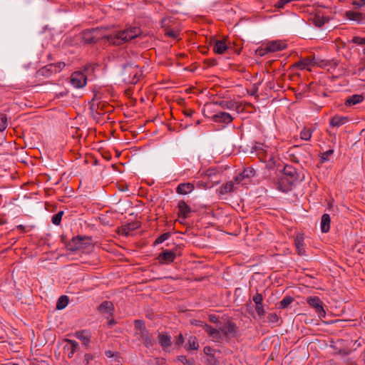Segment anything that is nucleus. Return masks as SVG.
Masks as SVG:
<instances>
[{
	"instance_id": "nucleus-1",
	"label": "nucleus",
	"mask_w": 365,
	"mask_h": 365,
	"mask_svg": "<svg viewBox=\"0 0 365 365\" xmlns=\"http://www.w3.org/2000/svg\"><path fill=\"white\" fill-rule=\"evenodd\" d=\"M141 34L142 31L140 28L130 26L123 31H116L112 34L106 36L105 38L112 44L120 45L139 37Z\"/></svg>"
},
{
	"instance_id": "nucleus-2",
	"label": "nucleus",
	"mask_w": 365,
	"mask_h": 365,
	"mask_svg": "<svg viewBox=\"0 0 365 365\" xmlns=\"http://www.w3.org/2000/svg\"><path fill=\"white\" fill-rule=\"evenodd\" d=\"M122 76L126 83L135 84L143 76V71L138 65L130 63L124 65Z\"/></svg>"
},
{
	"instance_id": "nucleus-3",
	"label": "nucleus",
	"mask_w": 365,
	"mask_h": 365,
	"mask_svg": "<svg viewBox=\"0 0 365 365\" xmlns=\"http://www.w3.org/2000/svg\"><path fill=\"white\" fill-rule=\"evenodd\" d=\"M284 175L287 177V180L289 182L295 181L302 182L305 180L304 172L298 173L297 170L291 165H286L284 168Z\"/></svg>"
},
{
	"instance_id": "nucleus-4",
	"label": "nucleus",
	"mask_w": 365,
	"mask_h": 365,
	"mask_svg": "<svg viewBox=\"0 0 365 365\" xmlns=\"http://www.w3.org/2000/svg\"><path fill=\"white\" fill-rule=\"evenodd\" d=\"M307 303L314 309L317 314L321 318L326 316V312L323 307L322 301L317 296L308 297L306 299Z\"/></svg>"
},
{
	"instance_id": "nucleus-5",
	"label": "nucleus",
	"mask_w": 365,
	"mask_h": 365,
	"mask_svg": "<svg viewBox=\"0 0 365 365\" xmlns=\"http://www.w3.org/2000/svg\"><path fill=\"white\" fill-rule=\"evenodd\" d=\"M106 35H101V30L96 29L83 32L81 34V38L86 43H93L99 40L100 38H106Z\"/></svg>"
},
{
	"instance_id": "nucleus-6",
	"label": "nucleus",
	"mask_w": 365,
	"mask_h": 365,
	"mask_svg": "<svg viewBox=\"0 0 365 365\" xmlns=\"http://www.w3.org/2000/svg\"><path fill=\"white\" fill-rule=\"evenodd\" d=\"M314 66H318L322 67L324 66V63L322 61H318L315 58H306L302 59L300 61L295 63V66L301 70L307 68L310 70V67Z\"/></svg>"
},
{
	"instance_id": "nucleus-7",
	"label": "nucleus",
	"mask_w": 365,
	"mask_h": 365,
	"mask_svg": "<svg viewBox=\"0 0 365 365\" xmlns=\"http://www.w3.org/2000/svg\"><path fill=\"white\" fill-rule=\"evenodd\" d=\"M204 330L211 338V339L215 342H222L223 341L226 340L225 336L222 334V332L220 328L215 329L208 324H205Z\"/></svg>"
},
{
	"instance_id": "nucleus-8",
	"label": "nucleus",
	"mask_w": 365,
	"mask_h": 365,
	"mask_svg": "<svg viewBox=\"0 0 365 365\" xmlns=\"http://www.w3.org/2000/svg\"><path fill=\"white\" fill-rule=\"evenodd\" d=\"M87 78L82 72H74L71 76V83L74 88H81L86 84Z\"/></svg>"
},
{
	"instance_id": "nucleus-9",
	"label": "nucleus",
	"mask_w": 365,
	"mask_h": 365,
	"mask_svg": "<svg viewBox=\"0 0 365 365\" xmlns=\"http://www.w3.org/2000/svg\"><path fill=\"white\" fill-rule=\"evenodd\" d=\"M140 227V222L138 221L132 222L123 225L118 228V234L123 236H129L133 235V232L138 230Z\"/></svg>"
},
{
	"instance_id": "nucleus-10",
	"label": "nucleus",
	"mask_w": 365,
	"mask_h": 365,
	"mask_svg": "<svg viewBox=\"0 0 365 365\" xmlns=\"http://www.w3.org/2000/svg\"><path fill=\"white\" fill-rule=\"evenodd\" d=\"M89 241L90 239L86 237H73L68 244V249L72 251L81 250L86 247L85 241Z\"/></svg>"
},
{
	"instance_id": "nucleus-11",
	"label": "nucleus",
	"mask_w": 365,
	"mask_h": 365,
	"mask_svg": "<svg viewBox=\"0 0 365 365\" xmlns=\"http://www.w3.org/2000/svg\"><path fill=\"white\" fill-rule=\"evenodd\" d=\"M176 257V253L172 250H163L157 257L160 264H168L173 262Z\"/></svg>"
},
{
	"instance_id": "nucleus-12",
	"label": "nucleus",
	"mask_w": 365,
	"mask_h": 365,
	"mask_svg": "<svg viewBox=\"0 0 365 365\" xmlns=\"http://www.w3.org/2000/svg\"><path fill=\"white\" fill-rule=\"evenodd\" d=\"M255 175L256 172L254 168H247L235 177V180L238 182L253 181L255 180Z\"/></svg>"
},
{
	"instance_id": "nucleus-13",
	"label": "nucleus",
	"mask_w": 365,
	"mask_h": 365,
	"mask_svg": "<svg viewBox=\"0 0 365 365\" xmlns=\"http://www.w3.org/2000/svg\"><path fill=\"white\" fill-rule=\"evenodd\" d=\"M135 326V336L138 338V340L141 341V339L146 336L149 333L147 330L144 322L141 320H135L134 322Z\"/></svg>"
},
{
	"instance_id": "nucleus-14",
	"label": "nucleus",
	"mask_w": 365,
	"mask_h": 365,
	"mask_svg": "<svg viewBox=\"0 0 365 365\" xmlns=\"http://www.w3.org/2000/svg\"><path fill=\"white\" fill-rule=\"evenodd\" d=\"M222 335L225 339H227L230 336H232L237 331V326L235 323L231 322H226L224 325L220 327Z\"/></svg>"
},
{
	"instance_id": "nucleus-15",
	"label": "nucleus",
	"mask_w": 365,
	"mask_h": 365,
	"mask_svg": "<svg viewBox=\"0 0 365 365\" xmlns=\"http://www.w3.org/2000/svg\"><path fill=\"white\" fill-rule=\"evenodd\" d=\"M212 120L215 123L228 124L232 120V117L227 113L219 112L211 117Z\"/></svg>"
},
{
	"instance_id": "nucleus-16",
	"label": "nucleus",
	"mask_w": 365,
	"mask_h": 365,
	"mask_svg": "<svg viewBox=\"0 0 365 365\" xmlns=\"http://www.w3.org/2000/svg\"><path fill=\"white\" fill-rule=\"evenodd\" d=\"M65 341L68 344L65 345L64 350L67 352L68 357L71 359L78 348V343L69 339H66Z\"/></svg>"
},
{
	"instance_id": "nucleus-17",
	"label": "nucleus",
	"mask_w": 365,
	"mask_h": 365,
	"mask_svg": "<svg viewBox=\"0 0 365 365\" xmlns=\"http://www.w3.org/2000/svg\"><path fill=\"white\" fill-rule=\"evenodd\" d=\"M287 44L282 41H272L267 43V49L270 52H277L286 48Z\"/></svg>"
},
{
	"instance_id": "nucleus-18",
	"label": "nucleus",
	"mask_w": 365,
	"mask_h": 365,
	"mask_svg": "<svg viewBox=\"0 0 365 365\" xmlns=\"http://www.w3.org/2000/svg\"><path fill=\"white\" fill-rule=\"evenodd\" d=\"M158 339L163 350H166L172 345L171 337L167 333H159Z\"/></svg>"
},
{
	"instance_id": "nucleus-19",
	"label": "nucleus",
	"mask_w": 365,
	"mask_h": 365,
	"mask_svg": "<svg viewBox=\"0 0 365 365\" xmlns=\"http://www.w3.org/2000/svg\"><path fill=\"white\" fill-rule=\"evenodd\" d=\"M178 216L180 217L186 218L187 215L191 212L190 206L183 200H181L178 204Z\"/></svg>"
},
{
	"instance_id": "nucleus-20",
	"label": "nucleus",
	"mask_w": 365,
	"mask_h": 365,
	"mask_svg": "<svg viewBox=\"0 0 365 365\" xmlns=\"http://www.w3.org/2000/svg\"><path fill=\"white\" fill-rule=\"evenodd\" d=\"M304 238L302 235H297L294 239V245L297 249V252L298 255H302L304 254L305 250L304 248Z\"/></svg>"
},
{
	"instance_id": "nucleus-21",
	"label": "nucleus",
	"mask_w": 365,
	"mask_h": 365,
	"mask_svg": "<svg viewBox=\"0 0 365 365\" xmlns=\"http://www.w3.org/2000/svg\"><path fill=\"white\" fill-rule=\"evenodd\" d=\"M213 51L215 53L218 54L223 53L227 48V46L225 41H219V40H214L213 41Z\"/></svg>"
},
{
	"instance_id": "nucleus-22",
	"label": "nucleus",
	"mask_w": 365,
	"mask_h": 365,
	"mask_svg": "<svg viewBox=\"0 0 365 365\" xmlns=\"http://www.w3.org/2000/svg\"><path fill=\"white\" fill-rule=\"evenodd\" d=\"M194 184H178L176 192L180 195H187L194 190Z\"/></svg>"
},
{
	"instance_id": "nucleus-23",
	"label": "nucleus",
	"mask_w": 365,
	"mask_h": 365,
	"mask_svg": "<svg viewBox=\"0 0 365 365\" xmlns=\"http://www.w3.org/2000/svg\"><path fill=\"white\" fill-rule=\"evenodd\" d=\"M98 311L102 314H112L113 310V304L111 302L105 301L102 302L98 307Z\"/></svg>"
},
{
	"instance_id": "nucleus-24",
	"label": "nucleus",
	"mask_w": 365,
	"mask_h": 365,
	"mask_svg": "<svg viewBox=\"0 0 365 365\" xmlns=\"http://www.w3.org/2000/svg\"><path fill=\"white\" fill-rule=\"evenodd\" d=\"M331 219L329 214H324L321 220V230L324 233H327L330 229Z\"/></svg>"
},
{
	"instance_id": "nucleus-25",
	"label": "nucleus",
	"mask_w": 365,
	"mask_h": 365,
	"mask_svg": "<svg viewBox=\"0 0 365 365\" xmlns=\"http://www.w3.org/2000/svg\"><path fill=\"white\" fill-rule=\"evenodd\" d=\"M185 348L188 351L197 350L199 349V344L197 338L195 336H190L187 338V341Z\"/></svg>"
},
{
	"instance_id": "nucleus-26",
	"label": "nucleus",
	"mask_w": 365,
	"mask_h": 365,
	"mask_svg": "<svg viewBox=\"0 0 365 365\" xmlns=\"http://www.w3.org/2000/svg\"><path fill=\"white\" fill-rule=\"evenodd\" d=\"M348 121L346 117L335 115L330 120V125L332 127H340Z\"/></svg>"
},
{
	"instance_id": "nucleus-27",
	"label": "nucleus",
	"mask_w": 365,
	"mask_h": 365,
	"mask_svg": "<svg viewBox=\"0 0 365 365\" xmlns=\"http://www.w3.org/2000/svg\"><path fill=\"white\" fill-rule=\"evenodd\" d=\"M364 97L361 95H353L345 101V105L351 106L363 101Z\"/></svg>"
},
{
	"instance_id": "nucleus-28",
	"label": "nucleus",
	"mask_w": 365,
	"mask_h": 365,
	"mask_svg": "<svg viewBox=\"0 0 365 365\" xmlns=\"http://www.w3.org/2000/svg\"><path fill=\"white\" fill-rule=\"evenodd\" d=\"M65 66L66 64L63 62H59L57 64H50L43 68L41 72L43 73L44 70H47L51 71V72L57 73L61 71L63 68L65 67Z\"/></svg>"
},
{
	"instance_id": "nucleus-29",
	"label": "nucleus",
	"mask_w": 365,
	"mask_h": 365,
	"mask_svg": "<svg viewBox=\"0 0 365 365\" xmlns=\"http://www.w3.org/2000/svg\"><path fill=\"white\" fill-rule=\"evenodd\" d=\"M314 24L316 26L321 27L325 23L329 21V19L326 16H324L322 15H320V14H317L314 16V17L312 19Z\"/></svg>"
},
{
	"instance_id": "nucleus-30",
	"label": "nucleus",
	"mask_w": 365,
	"mask_h": 365,
	"mask_svg": "<svg viewBox=\"0 0 365 365\" xmlns=\"http://www.w3.org/2000/svg\"><path fill=\"white\" fill-rule=\"evenodd\" d=\"M147 348L153 346L155 344V340L150 334H146L140 341Z\"/></svg>"
},
{
	"instance_id": "nucleus-31",
	"label": "nucleus",
	"mask_w": 365,
	"mask_h": 365,
	"mask_svg": "<svg viewBox=\"0 0 365 365\" xmlns=\"http://www.w3.org/2000/svg\"><path fill=\"white\" fill-rule=\"evenodd\" d=\"M234 184H224L217 191L220 197L223 196L233 190Z\"/></svg>"
},
{
	"instance_id": "nucleus-32",
	"label": "nucleus",
	"mask_w": 365,
	"mask_h": 365,
	"mask_svg": "<svg viewBox=\"0 0 365 365\" xmlns=\"http://www.w3.org/2000/svg\"><path fill=\"white\" fill-rule=\"evenodd\" d=\"M68 303V298L66 295L61 296L56 303L57 309H64Z\"/></svg>"
},
{
	"instance_id": "nucleus-33",
	"label": "nucleus",
	"mask_w": 365,
	"mask_h": 365,
	"mask_svg": "<svg viewBox=\"0 0 365 365\" xmlns=\"http://www.w3.org/2000/svg\"><path fill=\"white\" fill-rule=\"evenodd\" d=\"M75 335L78 339L82 341L85 344H87L90 341L89 336L86 334V331L84 330L76 332Z\"/></svg>"
},
{
	"instance_id": "nucleus-34",
	"label": "nucleus",
	"mask_w": 365,
	"mask_h": 365,
	"mask_svg": "<svg viewBox=\"0 0 365 365\" xmlns=\"http://www.w3.org/2000/svg\"><path fill=\"white\" fill-rule=\"evenodd\" d=\"M346 16L349 19L352 21H356L359 22L362 21V15L359 12L348 11L346 12Z\"/></svg>"
},
{
	"instance_id": "nucleus-35",
	"label": "nucleus",
	"mask_w": 365,
	"mask_h": 365,
	"mask_svg": "<svg viewBox=\"0 0 365 365\" xmlns=\"http://www.w3.org/2000/svg\"><path fill=\"white\" fill-rule=\"evenodd\" d=\"M294 301V298L290 296H287L282 299V300L279 302V307L280 309H285L287 308L289 304L292 303Z\"/></svg>"
},
{
	"instance_id": "nucleus-36",
	"label": "nucleus",
	"mask_w": 365,
	"mask_h": 365,
	"mask_svg": "<svg viewBox=\"0 0 365 365\" xmlns=\"http://www.w3.org/2000/svg\"><path fill=\"white\" fill-rule=\"evenodd\" d=\"M312 131L309 128H303L300 133L301 139L304 140H309L312 138Z\"/></svg>"
},
{
	"instance_id": "nucleus-37",
	"label": "nucleus",
	"mask_w": 365,
	"mask_h": 365,
	"mask_svg": "<svg viewBox=\"0 0 365 365\" xmlns=\"http://www.w3.org/2000/svg\"><path fill=\"white\" fill-rule=\"evenodd\" d=\"M63 215V211H59L58 213L53 215L51 218L52 223L56 225H60Z\"/></svg>"
},
{
	"instance_id": "nucleus-38",
	"label": "nucleus",
	"mask_w": 365,
	"mask_h": 365,
	"mask_svg": "<svg viewBox=\"0 0 365 365\" xmlns=\"http://www.w3.org/2000/svg\"><path fill=\"white\" fill-rule=\"evenodd\" d=\"M7 127V117L4 113H0V132L4 131Z\"/></svg>"
},
{
	"instance_id": "nucleus-39",
	"label": "nucleus",
	"mask_w": 365,
	"mask_h": 365,
	"mask_svg": "<svg viewBox=\"0 0 365 365\" xmlns=\"http://www.w3.org/2000/svg\"><path fill=\"white\" fill-rule=\"evenodd\" d=\"M277 189L283 192H287L292 190L293 184H276Z\"/></svg>"
},
{
	"instance_id": "nucleus-40",
	"label": "nucleus",
	"mask_w": 365,
	"mask_h": 365,
	"mask_svg": "<svg viewBox=\"0 0 365 365\" xmlns=\"http://www.w3.org/2000/svg\"><path fill=\"white\" fill-rule=\"evenodd\" d=\"M255 311L259 317H264L265 315V310L262 303L255 305Z\"/></svg>"
},
{
	"instance_id": "nucleus-41",
	"label": "nucleus",
	"mask_w": 365,
	"mask_h": 365,
	"mask_svg": "<svg viewBox=\"0 0 365 365\" xmlns=\"http://www.w3.org/2000/svg\"><path fill=\"white\" fill-rule=\"evenodd\" d=\"M256 54L259 56H263L267 53H269V51L267 49V44L264 46H262L260 48H258L256 51Z\"/></svg>"
},
{
	"instance_id": "nucleus-42",
	"label": "nucleus",
	"mask_w": 365,
	"mask_h": 365,
	"mask_svg": "<svg viewBox=\"0 0 365 365\" xmlns=\"http://www.w3.org/2000/svg\"><path fill=\"white\" fill-rule=\"evenodd\" d=\"M169 236H170L169 233H164V234L161 235L160 237H158L155 240V244L158 245V244L163 243L164 241H165L166 240L168 239Z\"/></svg>"
},
{
	"instance_id": "nucleus-43",
	"label": "nucleus",
	"mask_w": 365,
	"mask_h": 365,
	"mask_svg": "<svg viewBox=\"0 0 365 365\" xmlns=\"http://www.w3.org/2000/svg\"><path fill=\"white\" fill-rule=\"evenodd\" d=\"M252 300L255 302V305L262 304L263 302V297L259 293H256L255 295L253 296Z\"/></svg>"
},
{
	"instance_id": "nucleus-44",
	"label": "nucleus",
	"mask_w": 365,
	"mask_h": 365,
	"mask_svg": "<svg viewBox=\"0 0 365 365\" xmlns=\"http://www.w3.org/2000/svg\"><path fill=\"white\" fill-rule=\"evenodd\" d=\"M222 108L224 109H233L235 107V104L232 101H223L221 103Z\"/></svg>"
},
{
	"instance_id": "nucleus-45",
	"label": "nucleus",
	"mask_w": 365,
	"mask_h": 365,
	"mask_svg": "<svg viewBox=\"0 0 365 365\" xmlns=\"http://www.w3.org/2000/svg\"><path fill=\"white\" fill-rule=\"evenodd\" d=\"M267 319L269 323H277L279 317L276 313H270L268 314Z\"/></svg>"
},
{
	"instance_id": "nucleus-46",
	"label": "nucleus",
	"mask_w": 365,
	"mask_h": 365,
	"mask_svg": "<svg viewBox=\"0 0 365 365\" xmlns=\"http://www.w3.org/2000/svg\"><path fill=\"white\" fill-rule=\"evenodd\" d=\"M352 41L356 44L365 45V38L355 36L353 38Z\"/></svg>"
},
{
	"instance_id": "nucleus-47",
	"label": "nucleus",
	"mask_w": 365,
	"mask_h": 365,
	"mask_svg": "<svg viewBox=\"0 0 365 365\" xmlns=\"http://www.w3.org/2000/svg\"><path fill=\"white\" fill-rule=\"evenodd\" d=\"M166 35L173 38H177L179 36V34L177 31L169 30L166 31Z\"/></svg>"
},
{
	"instance_id": "nucleus-48",
	"label": "nucleus",
	"mask_w": 365,
	"mask_h": 365,
	"mask_svg": "<svg viewBox=\"0 0 365 365\" xmlns=\"http://www.w3.org/2000/svg\"><path fill=\"white\" fill-rule=\"evenodd\" d=\"M183 343H184V338H183L182 334H180L176 338L175 344L178 346H181L183 344Z\"/></svg>"
},
{
	"instance_id": "nucleus-49",
	"label": "nucleus",
	"mask_w": 365,
	"mask_h": 365,
	"mask_svg": "<svg viewBox=\"0 0 365 365\" xmlns=\"http://www.w3.org/2000/svg\"><path fill=\"white\" fill-rule=\"evenodd\" d=\"M118 189L121 192H125L128 190V184H116Z\"/></svg>"
},
{
	"instance_id": "nucleus-50",
	"label": "nucleus",
	"mask_w": 365,
	"mask_h": 365,
	"mask_svg": "<svg viewBox=\"0 0 365 365\" xmlns=\"http://www.w3.org/2000/svg\"><path fill=\"white\" fill-rule=\"evenodd\" d=\"M333 153V150H329L328 151L323 153L322 156V159L323 161L327 160L328 158V156Z\"/></svg>"
},
{
	"instance_id": "nucleus-51",
	"label": "nucleus",
	"mask_w": 365,
	"mask_h": 365,
	"mask_svg": "<svg viewBox=\"0 0 365 365\" xmlns=\"http://www.w3.org/2000/svg\"><path fill=\"white\" fill-rule=\"evenodd\" d=\"M177 359L178 361L181 362L183 364H185V363L188 362V360L187 359L185 356H178Z\"/></svg>"
},
{
	"instance_id": "nucleus-52",
	"label": "nucleus",
	"mask_w": 365,
	"mask_h": 365,
	"mask_svg": "<svg viewBox=\"0 0 365 365\" xmlns=\"http://www.w3.org/2000/svg\"><path fill=\"white\" fill-rule=\"evenodd\" d=\"M212 349L210 346H205L204 348V353L207 355H211Z\"/></svg>"
},
{
	"instance_id": "nucleus-53",
	"label": "nucleus",
	"mask_w": 365,
	"mask_h": 365,
	"mask_svg": "<svg viewBox=\"0 0 365 365\" xmlns=\"http://www.w3.org/2000/svg\"><path fill=\"white\" fill-rule=\"evenodd\" d=\"M193 324L199 327H202L204 329V325L205 324L203 322L201 321H195V323H192Z\"/></svg>"
},
{
	"instance_id": "nucleus-54",
	"label": "nucleus",
	"mask_w": 365,
	"mask_h": 365,
	"mask_svg": "<svg viewBox=\"0 0 365 365\" xmlns=\"http://www.w3.org/2000/svg\"><path fill=\"white\" fill-rule=\"evenodd\" d=\"M289 158H290V160L293 162H299V160L295 155L292 154L289 155Z\"/></svg>"
},
{
	"instance_id": "nucleus-55",
	"label": "nucleus",
	"mask_w": 365,
	"mask_h": 365,
	"mask_svg": "<svg viewBox=\"0 0 365 365\" xmlns=\"http://www.w3.org/2000/svg\"><path fill=\"white\" fill-rule=\"evenodd\" d=\"M353 5H354V6H355V7H356V8H359V7H361V6H360V0H359V1H354L353 2Z\"/></svg>"
},
{
	"instance_id": "nucleus-56",
	"label": "nucleus",
	"mask_w": 365,
	"mask_h": 365,
	"mask_svg": "<svg viewBox=\"0 0 365 365\" xmlns=\"http://www.w3.org/2000/svg\"><path fill=\"white\" fill-rule=\"evenodd\" d=\"M17 229L20 230L21 232H25V227L22 225H18Z\"/></svg>"
},
{
	"instance_id": "nucleus-57",
	"label": "nucleus",
	"mask_w": 365,
	"mask_h": 365,
	"mask_svg": "<svg viewBox=\"0 0 365 365\" xmlns=\"http://www.w3.org/2000/svg\"><path fill=\"white\" fill-rule=\"evenodd\" d=\"M85 359L87 361V363H88L89 360L91 359L92 358H91L90 354H86L85 355Z\"/></svg>"
},
{
	"instance_id": "nucleus-58",
	"label": "nucleus",
	"mask_w": 365,
	"mask_h": 365,
	"mask_svg": "<svg viewBox=\"0 0 365 365\" xmlns=\"http://www.w3.org/2000/svg\"><path fill=\"white\" fill-rule=\"evenodd\" d=\"M115 324V322L114 321L113 319H110L109 322H108V325L110 327H111L112 325Z\"/></svg>"
},
{
	"instance_id": "nucleus-59",
	"label": "nucleus",
	"mask_w": 365,
	"mask_h": 365,
	"mask_svg": "<svg viewBox=\"0 0 365 365\" xmlns=\"http://www.w3.org/2000/svg\"><path fill=\"white\" fill-rule=\"evenodd\" d=\"M360 6H365V0H360Z\"/></svg>"
},
{
	"instance_id": "nucleus-60",
	"label": "nucleus",
	"mask_w": 365,
	"mask_h": 365,
	"mask_svg": "<svg viewBox=\"0 0 365 365\" xmlns=\"http://www.w3.org/2000/svg\"><path fill=\"white\" fill-rule=\"evenodd\" d=\"M210 319L211 322H215L216 317L215 316H210Z\"/></svg>"
},
{
	"instance_id": "nucleus-61",
	"label": "nucleus",
	"mask_w": 365,
	"mask_h": 365,
	"mask_svg": "<svg viewBox=\"0 0 365 365\" xmlns=\"http://www.w3.org/2000/svg\"><path fill=\"white\" fill-rule=\"evenodd\" d=\"M43 177H45V179H43V180H44L46 182H47V181H48L50 180V178L48 177L47 175H44Z\"/></svg>"
},
{
	"instance_id": "nucleus-62",
	"label": "nucleus",
	"mask_w": 365,
	"mask_h": 365,
	"mask_svg": "<svg viewBox=\"0 0 365 365\" xmlns=\"http://www.w3.org/2000/svg\"><path fill=\"white\" fill-rule=\"evenodd\" d=\"M106 356H107L108 357H110V356H112L110 351H106Z\"/></svg>"
},
{
	"instance_id": "nucleus-63",
	"label": "nucleus",
	"mask_w": 365,
	"mask_h": 365,
	"mask_svg": "<svg viewBox=\"0 0 365 365\" xmlns=\"http://www.w3.org/2000/svg\"><path fill=\"white\" fill-rule=\"evenodd\" d=\"M185 364H187V365H194L193 362L188 360V362L185 363Z\"/></svg>"
},
{
	"instance_id": "nucleus-64",
	"label": "nucleus",
	"mask_w": 365,
	"mask_h": 365,
	"mask_svg": "<svg viewBox=\"0 0 365 365\" xmlns=\"http://www.w3.org/2000/svg\"><path fill=\"white\" fill-rule=\"evenodd\" d=\"M13 365H19L18 364H13Z\"/></svg>"
}]
</instances>
